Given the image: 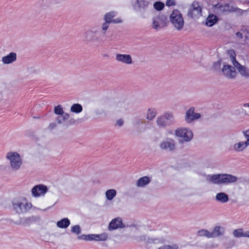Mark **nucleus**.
<instances>
[{
  "label": "nucleus",
  "mask_w": 249,
  "mask_h": 249,
  "mask_svg": "<svg viewBox=\"0 0 249 249\" xmlns=\"http://www.w3.org/2000/svg\"><path fill=\"white\" fill-rule=\"evenodd\" d=\"M206 179L209 182L215 184H229L238 180L237 177L227 174L208 175Z\"/></svg>",
  "instance_id": "obj_1"
},
{
  "label": "nucleus",
  "mask_w": 249,
  "mask_h": 249,
  "mask_svg": "<svg viewBox=\"0 0 249 249\" xmlns=\"http://www.w3.org/2000/svg\"><path fill=\"white\" fill-rule=\"evenodd\" d=\"M154 7L158 11L162 10L164 7V4L160 1H157L154 3Z\"/></svg>",
  "instance_id": "obj_38"
},
{
  "label": "nucleus",
  "mask_w": 249,
  "mask_h": 249,
  "mask_svg": "<svg viewBox=\"0 0 249 249\" xmlns=\"http://www.w3.org/2000/svg\"><path fill=\"white\" fill-rule=\"evenodd\" d=\"M117 15V12L111 11L107 13L104 16V20L106 21L112 22V18Z\"/></svg>",
  "instance_id": "obj_31"
},
{
  "label": "nucleus",
  "mask_w": 249,
  "mask_h": 249,
  "mask_svg": "<svg viewBox=\"0 0 249 249\" xmlns=\"http://www.w3.org/2000/svg\"><path fill=\"white\" fill-rule=\"evenodd\" d=\"M166 133L167 135H172L173 134V130H167Z\"/></svg>",
  "instance_id": "obj_51"
},
{
  "label": "nucleus",
  "mask_w": 249,
  "mask_h": 249,
  "mask_svg": "<svg viewBox=\"0 0 249 249\" xmlns=\"http://www.w3.org/2000/svg\"><path fill=\"white\" fill-rule=\"evenodd\" d=\"M236 35H237L238 36H239V37H242V36H241L242 34H241L240 33L238 32V33L236 34Z\"/></svg>",
  "instance_id": "obj_52"
},
{
  "label": "nucleus",
  "mask_w": 249,
  "mask_h": 249,
  "mask_svg": "<svg viewBox=\"0 0 249 249\" xmlns=\"http://www.w3.org/2000/svg\"><path fill=\"white\" fill-rule=\"evenodd\" d=\"M249 144L245 141H240L234 143L231 146V149L236 152H242L248 146Z\"/></svg>",
  "instance_id": "obj_18"
},
{
  "label": "nucleus",
  "mask_w": 249,
  "mask_h": 249,
  "mask_svg": "<svg viewBox=\"0 0 249 249\" xmlns=\"http://www.w3.org/2000/svg\"><path fill=\"white\" fill-rule=\"evenodd\" d=\"M214 10L216 13L219 15L222 14L224 12L231 11L230 6L228 4H221L218 3L213 7Z\"/></svg>",
  "instance_id": "obj_19"
},
{
  "label": "nucleus",
  "mask_w": 249,
  "mask_h": 249,
  "mask_svg": "<svg viewBox=\"0 0 249 249\" xmlns=\"http://www.w3.org/2000/svg\"><path fill=\"white\" fill-rule=\"evenodd\" d=\"M170 20L174 27L178 30H180L184 26V20L180 11L175 9L170 17Z\"/></svg>",
  "instance_id": "obj_7"
},
{
  "label": "nucleus",
  "mask_w": 249,
  "mask_h": 249,
  "mask_svg": "<svg viewBox=\"0 0 249 249\" xmlns=\"http://www.w3.org/2000/svg\"><path fill=\"white\" fill-rule=\"evenodd\" d=\"M159 147L162 150L168 152L173 151L176 148V142L173 139L167 138L160 142Z\"/></svg>",
  "instance_id": "obj_11"
},
{
  "label": "nucleus",
  "mask_w": 249,
  "mask_h": 249,
  "mask_svg": "<svg viewBox=\"0 0 249 249\" xmlns=\"http://www.w3.org/2000/svg\"><path fill=\"white\" fill-rule=\"evenodd\" d=\"M217 21V18L213 14L210 15L207 18L206 21V25L211 27L213 26Z\"/></svg>",
  "instance_id": "obj_27"
},
{
  "label": "nucleus",
  "mask_w": 249,
  "mask_h": 249,
  "mask_svg": "<svg viewBox=\"0 0 249 249\" xmlns=\"http://www.w3.org/2000/svg\"><path fill=\"white\" fill-rule=\"evenodd\" d=\"M224 228L221 226H215L212 232H211V238H215L224 235Z\"/></svg>",
  "instance_id": "obj_22"
},
{
  "label": "nucleus",
  "mask_w": 249,
  "mask_h": 249,
  "mask_svg": "<svg viewBox=\"0 0 249 249\" xmlns=\"http://www.w3.org/2000/svg\"><path fill=\"white\" fill-rule=\"evenodd\" d=\"M117 108L119 111L123 112L128 109V105L124 102H120L117 104Z\"/></svg>",
  "instance_id": "obj_29"
},
{
  "label": "nucleus",
  "mask_w": 249,
  "mask_h": 249,
  "mask_svg": "<svg viewBox=\"0 0 249 249\" xmlns=\"http://www.w3.org/2000/svg\"><path fill=\"white\" fill-rule=\"evenodd\" d=\"M230 58L234 67L236 68L239 72L243 76L249 77V69L245 66L241 65L236 60L234 53H231Z\"/></svg>",
  "instance_id": "obj_10"
},
{
  "label": "nucleus",
  "mask_w": 249,
  "mask_h": 249,
  "mask_svg": "<svg viewBox=\"0 0 249 249\" xmlns=\"http://www.w3.org/2000/svg\"><path fill=\"white\" fill-rule=\"evenodd\" d=\"M174 120L173 113L166 111L157 117L156 123L159 128H162L174 123Z\"/></svg>",
  "instance_id": "obj_4"
},
{
  "label": "nucleus",
  "mask_w": 249,
  "mask_h": 249,
  "mask_svg": "<svg viewBox=\"0 0 249 249\" xmlns=\"http://www.w3.org/2000/svg\"><path fill=\"white\" fill-rule=\"evenodd\" d=\"M176 4L175 0H167L166 2V6L170 7L175 5Z\"/></svg>",
  "instance_id": "obj_44"
},
{
  "label": "nucleus",
  "mask_w": 249,
  "mask_h": 249,
  "mask_svg": "<svg viewBox=\"0 0 249 249\" xmlns=\"http://www.w3.org/2000/svg\"><path fill=\"white\" fill-rule=\"evenodd\" d=\"M13 210L18 214L24 213L28 212L32 207V204L28 202L25 198H19L12 202Z\"/></svg>",
  "instance_id": "obj_3"
},
{
  "label": "nucleus",
  "mask_w": 249,
  "mask_h": 249,
  "mask_svg": "<svg viewBox=\"0 0 249 249\" xmlns=\"http://www.w3.org/2000/svg\"><path fill=\"white\" fill-rule=\"evenodd\" d=\"M215 199L222 203H225L229 200L228 195L223 192L217 193L215 196Z\"/></svg>",
  "instance_id": "obj_23"
},
{
  "label": "nucleus",
  "mask_w": 249,
  "mask_h": 249,
  "mask_svg": "<svg viewBox=\"0 0 249 249\" xmlns=\"http://www.w3.org/2000/svg\"><path fill=\"white\" fill-rule=\"evenodd\" d=\"M110 22L106 21L103 23L102 26V29L103 31H106L108 28L109 23Z\"/></svg>",
  "instance_id": "obj_43"
},
{
  "label": "nucleus",
  "mask_w": 249,
  "mask_h": 249,
  "mask_svg": "<svg viewBox=\"0 0 249 249\" xmlns=\"http://www.w3.org/2000/svg\"><path fill=\"white\" fill-rule=\"evenodd\" d=\"M197 236L200 237H206L208 238H211V232L206 229H201L197 231Z\"/></svg>",
  "instance_id": "obj_30"
},
{
  "label": "nucleus",
  "mask_w": 249,
  "mask_h": 249,
  "mask_svg": "<svg viewBox=\"0 0 249 249\" xmlns=\"http://www.w3.org/2000/svg\"><path fill=\"white\" fill-rule=\"evenodd\" d=\"M115 59L118 62L128 65L133 63L131 56L127 54L118 53L116 55Z\"/></svg>",
  "instance_id": "obj_16"
},
{
  "label": "nucleus",
  "mask_w": 249,
  "mask_h": 249,
  "mask_svg": "<svg viewBox=\"0 0 249 249\" xmlns=\"http://www.w3.org/2000/svg\"><path fill=\"white\" fill-rule=\"evenodd\" d=\"M243 237L249 238V231H248V230L245 231L243 230Z\"/></svg>",
  "instance_id": "obj_46"
},
{
  "label": "nucleus",
  "mask_w": 249,
  "mask_h": 249,
  "mask_svg": "<svg viewBox=\"0 0 249 249\" xmlns=\"http://www.w3.org/2000/svg\"><path fill=\"white\" fill-rule=\"evenodd\" d=\"M133 227L135 228V230L136 231H142V230L144 228L142 227L137 226H135V225H134Z\"/></svg>",
  "instance_id": "obj_48"
},
{
  "label": "nucleus",
  "mask_w": 249,
  "mask_h": 249,
  "mask_svg": "<svg viewBox=\"0 0 249 249\" xmlns=\"http://www.w3.org/2000/svg\"><path fill=\"white\" fill-rule=\"evenodd\" d=\"M122 22V19L120 18H117L112 20V22L114 23H119Z\"/></svg>",
  "instance_id": "obj_45"
},
{
  "label": "nucleus",
  "mask_w": 249,
  "mask_h": 249,
  "mask_svg": "<svg viewBox=\"0 0 249 249\" xmlns=\"http://www.w3.org/2000/svg\"><path fill=\"white\" fill-rule=\"evenodd\" d=\"M56 126V124L55 123H52L50 124L49 125V127L51 128V129H53L54 128H55Z\"/></svg>",
  "instance_id": "obj_50"
},
{
  "label": "nucleus",
  "mask_w": 249,
  "mask_h": 249,
  "mask_svg": "<svg viewBox=\"0 0 249 249\" xmlns=\"http://www.w3.org/2000/svg\"><path fill=\"white\" fill-rule=\"evenodd\" d=\"M83 108L81 105L78 104H73L71 108V111L72 112L79 113L82 111Z\"/></svg>",
  "instance_id": "obj_32"
},
{
  "label": "nucleus",
  "mask_w": 249,
  "mask_h": 249,
  "mask_svg": "<svg viewBox=\"0 0 249 249\" xmlns=\"http://www.w3.org/2000/svg\"><path fill=\"white\" fill-rule=\"evenodd\" d=\"M201 116L200 113L195 112L194 107H191L186 111L184 120L187 123L191 124L200 118Z\"/></svg>",
  "instance_id": "obj_13"
},
{
  "label": "nucleus",
  "mask_w": 249,
  "mask_h": 249,
  "mask_svg": "<svg viewBox=\"0 0 249 249\" xmlns=\"http://www.w3.org/2000/svg\"><path fill=\"white\" fill-rule=\"evenodd\" d=\"M166 23V17L162 14L159 15L153 18L152 27L155 30H159L165 27Z\"/></svg>",
  "instance_id": "obj_12"
},
{
  "label": "nucleus",
  "mask_w": 249,
  "mask_h": 249,
  "mask_svg": "<svg viewBox=\"0 0 249 249\" xmlns=\"http://www.w3.org/2000/svg\"><path fill=\"white\" fill-rule=\"evenodd\" d=\"M157 114V112L155 108H149L147 109L146 118L148 121H152L156 117Z\"/></svg>",
  "instance_id": "obj_26"
},
{
  "label": "nucleus",
  "mask_w": 249,
  "mask_h": 249,
  "mask_svg": "<svg viewBox=\"0 0 249 249\" xmlns=\"http://www.w3.org/2000/svg\"><path fill=\"white\" fill-rule=\"evenodd\" d=\"M17 60V54L15 53H10L8 55L2 57L1 61L4 64H9Z\"/></svg>",
  "instance_id": "obj_20"
},
{
  "label": "nucleus",
  "mask_w": 249,
  "mask_h": 249,
  "mask_svg": "<svg viewBox=\"0 0 249 249\" xmlns=\"http://www.w3.org/2000/svg\"><path fill=\"white\" fill-rule=\"evenodd\" d=\"M39 219V217L35 215H32L31 216L24 218L22 221V224L24 226L30 225Z\"/></svg>",
  "instance_id": "obj_24"
},
{
  "label": "nucleus",
  "mask_w": 249,
  "mask_h": 249,
  "mask_svg": "<svg viewBox=\"0 0 249 249\" xmlns=\"http://www.w3.org/2000/svg\"><path fill=\"white\" fill-rule=\"evenodd\" d=\"M54 113L56 114L60 115H63V114L66 113H65L64 112L63 109V107L60 105H58V106H57L55 107V108H54Z\"/></svg>",
  "instance_id": "obj_39"
},
{
  "label": "nucleus",
  "mask_w": 249,
  "mask_h": 249,
  "mask_svg": "<svg viewBox=\"0 0 249 249\" xmlns=\"http://www.w3.org/2000/svg\"><path fill=\"white\" fill-rule=\"evenodd\" d=\"M220 66V61H218L216 63H214L213 64V67L215 69L219 68Z\"/></svg>",
  "instance_id": "obj_47"
},
{
  "label": "nucleus",
  "mask_w": 249,
  "mask_h": 249,
  "mask_svg": "<svg viewBox=\"0 0 249 249\" xmlns=\"http://www.w3.org/2000/svg\"><path fill=\"white\" fill-rule=\"evenodd\" d=\"M94 234H88V235H82L81 236H78V238L79 239H82L86 241H92L94 240Z\"/></svg>",
  "instance_id": "obj_36"
},
{
  "label": "nucleus",
  "mask_w": 249,
  "mask_h": 249,
  "mask_svg": "<svg viewBox=\"0 0 249 249\" xmlns=\"http://www.w3.org/2000/svg\"><path fill=\"white\" fill-rule=\"evenodd\" d=\"M222 71L223 74L228 78H234L236 76L234 68L229 65H224Z\"/></svg>",
  "instance_id": "obj_15"
},
{
  "label": "nucleus",
  "mask_w": 249,
  "mask_h": 249,
  "mask_svg": "<svg viewBox=\"0 0 249 249\" xmlns=\"http://www.w3.org/2000/svg\"><path fill=\"white\" fill-rule=\"evenodd\" d=\"M125 226L123 223L122 219L121 217H117L113 219L109 223L108 229L109 231H112L118 228H124Z\"/></svg>",
  "instance_id": "obj_17"
},
{
  "label": "nucleus",
  "mask_w": 249,
  "mask_h": 249,
  "mask_svg": "<svg viewBox=\"0 0 249 249\" xmlns=\"http://www.w3.org/2000/svg\"><path fill=\"white\" fill-rule=\"evenodd\" d=\"M178 246L177 244H172L171 245H163L157 248V249H178Z\"/></svg>",
  "instance_id": "obj_35"
},
{
  "label": "nucleus",
  "mask_w": 249,
  "mask_h": 249,
  "mask_svg": "<svg viewBox=\"0 0 249 249\" xmlns=\"http://www.w3.org/2000/svg\"><path fill=\"white\" fill-rule=\"evenodd\" d=\"M101 33L99 29L92 28L85 33V39L88 42H98L100 40Z\"/></svg>",
  "instance_id": "obj_9"
},
{
  "label": "nucleus",
  "mask_w": 249,
  "mask_h": 249,
  "mask_svg": "<svg viewBox=\"0 0 249 249\" xmlns=\"http://www.w3.org/2000/svg\"><path fill=\"white\" fill-rule=\"evenodd\" d=\"M151 182V178L147 176H144L139 178L136 183L138 188H144Z\"/></svg>",
  "instance_id": "obj_21"
},
{
  "label": "nucleus",
  "mask_w": 249,
  "mask_h": 249,
  "mask_svg": "<svg viewBox=\"0 0 249 249\" xmlns=\"http://www.w3.org/2000/svg\"><path fill=\"white\" fill-rule=\"evenodd\" d=\"M134 238L138 242H143L147 245L152 244L155 245L164 244L170 240L169 236L166 233H163L154 238H150L145 234L136 235Z\"/></svg>",
  "instance_id": "obj_2"
},
{
  "label": "nucleus",
  "mask_w": 249,
  "mask_h": 249,
  "mask_svg": "<svg viewBox=\"0 0 249 249\" xmlns=\"http://www.w3.org/2000/svg\"><path fill=\"white\" fill-rule=\"evenodd\" d=\"M244 106L249 107V103L245 104Z\"/></svg>",
  "instance_id": "obj_53"
},
{
  "label": "nucleus",
  "mask_w": 249,
  "mask_h": 249,
  "mask_svg": "<svg viewBox=\"0 0 249 249\" xmlns=\"http://www.w3.org/2000/svg\"><path fill=\"white\" fill-rule=\"evenodd\" d=\"M217 247V245H208L207 246V247H206V248H208V249H212V248H216Z\"/></svg>",
  "instance_id": "obj_49"
},
{
  "label": "nucleus",
  "mask_w": 249,
  "mask_h": 249,
  "mask_svg": "<svg viewBox=\"0 0 249 249\" xmlns=\"http://www.w3.org/2000/svg\"><path fill=\"white\" fill-rule=\"evenodd\" d=\"M95 241H106L108 238V235L106 233H102L100 234H94Z\"/></svg>",
  "instance_id": "obj_33"
},
{
  "label": "nucleus",
  "mask_w": 249,
  "mask_h": 249,
  "mask_svg": "<svg viewBox=\"0 0 249 249\" xmlns=\"http://www.w3.org/2000/svg\"><path fill=\"white\" fill-rule=\"evenodd\" d=\"M48 190L47 187L42 184L37 185L32 189V195L34 197L44 196Z\"/></svg>",
  "instance_id": "obj_14"
},
{
  "label": "nucleus",
  "mask_w": 249,
  "mask_h": 249,
  "mask_svg": "<svg viewBox=\"0 0 249 249\" xmlns=\"http://www.w3.org/2000/svg\"><path fill=\"white\" fill-rule=\"evenodd\" d=\"M69 117H70V116H69V114L65 113V114H64L63 115H61L60 116H58L56 118V121H57L58 124H61L64 121H65L66 120H68V118H69Z\"/></svg>",
  "instance_id": "obj_34"
},
{
  "label": "nucleus",
  "mask_w": 249,
  "mask_h": 249,
  "mask_svg": "<svg viewBox=\"0 0 249 249\" xmlns=\"http://www.w3.org/2000/svg\"><path fill=\"white\" fill-rule=\"evenodd\" d=\"M124 124V121L123 119H118L115 123V125L117 127H121Z\"/></svg>",
  "instance_id": "obj_41"
},
{
  "label": "nucleus",
  "mask_w": 249,
  "mask_h": 249,
  "mask_svg": "<svg viewBox=\"0 0 249 249\" xmlns=\"http://www.w3.org/2000/svg\"><path fill=\"white\" fill-rule=\"evenodd\" d=\"M6 158L10 161L11 167L13 170L19 169L22 165V160L20 155L17 152H10L7 153Z\"/></svg>",
  "instance_id": "obj_6"
},
{
  "label": "nucleus",
  "mask_w": 249,
  "mask_h": 249,
  "mask_svg": "<svg viewBox=\"0 0 249 249\" xmlns=\"http://www.w3.org/2000/svg\"><path fill=\"white\" fill-rule=\"evenodd\" d=\"M175 135L176 137L181 138L180 143L188 142H191L194 137L193 132L191 129L185 127H179L175 130Z\"/></svg>",
  "instance_id": "obj_5"
},
{
  "label": "nucleus",
  "mask_w": 249,
  "mask_h": 249,
  "mask_svg": "<svg viewBox=\"0 0 249 249\" xmlns=\"http://www.w3.org/2000/svg\"><path fill=\"white\" fill-rule=\"evenodd\" d=\"M233 235L235 237L239 238L243 237V229H238L233 231Z\"/></svg>",
  "instance_id": "obj_37"
},
{
  "label": "nucleus",
  "mask_w": 249,
  "mask_h": 249,
  "mask_svg": "<svg viewBox=\"0 0 249 249\" xmlns=\"http://www.w3.org/2000/svg\"><path fill=\"white\" fill-rule=\"evenodd\" d=\"M70 224V220L68 218H64L56 222V226L59 228L66 229Z\"/></svg>",
  "instance_id": "obj_25"
},
{
  "label": "nucleus",
  "mask_w": 249,
  "mask_h": 249,
  "mask_svg": "<svg viewBox=\"0 0 249 249\" xmlns=\"http://www.w3.org/2000/svg\"><path fill=\"white\" fill-rule=\"evenodd\" d=\"M71 231L72 233H74L76 234H79L81 232L80 227L78 225H74L71 228Z\"/></svg>",
  "instance_id": "obj_40"
},
{
  "label": "nucleus",
  "mask_w": 249,
  "mask_h": 249,
  "mask_svg": "<svg viewBox=\"0 0 249 249\" xmlns=\"http://www.w3.org/2000/svg\"><path fill=\"white\" fill-rule=\"evenodd\" d=\"M202 5L197 1H194L190 6L188 15L192 18H196L202 16Z\"/></svg>",
  "instance_id": "obj_8"
},
{
  "label": "nucleus",
  "mask_w": 249,
  "mask_h": 249,
  "mask_svg": "<svg viewBox=\"0 0 249 249\" xmlns=\"http://www.w3.org/2000/svg\"><path fill=\"white\" fill-rule=\"evenodd\" d=\"M244 136L246 139V141L249 144V128L243 131Z\"/></svg>",
  "instance_id": "obj_42"
},
{
  "label": "nucleus",
  "mask_w": 249,
  "mask_h": 249,
  "mask_svg": "<svg viewBox=\"0 0 249 249\" xmlns=\"http://www.w3.org/2000/svg\"><path fill=\"white\" fill-rule=\"evenodd\" d=\"M117 191L113 189L107 190L105 193L106 198L109 201L112 200L115 197Z\"/></svg>",
  "instance_id": "obj_28"
}]
</instances>
